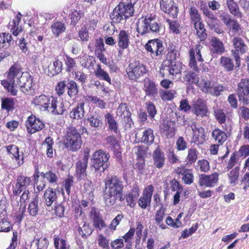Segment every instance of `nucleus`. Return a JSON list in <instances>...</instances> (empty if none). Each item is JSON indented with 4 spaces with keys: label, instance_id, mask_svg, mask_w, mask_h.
I'll list each match as a JSON object with an SVG mask.
<instances>
[{
    "label": "nucleus",
    "instance_id": "1",
    "mask_svg": "<svg viewBox=\"0 0 249 249\" xmlns=\"http://www.w3.org/2000/svg\"><path fill=\"white\" fill-rule=\"evenodd\" d=\"M5 74L6 79L2 80L1 84L11 95H17L18 86L24 94H34L35 90L33 85V79L28 72L22 71V68L19 64L15 63L12 65Z\"/></svg>",
    "mask_w": 249,
    "mask_h": 249
},
{
    "label": "nucleus",
    "instance_id": "2",
    "mask_svg": "<svg viewBox=\"0 0 249 249\" xmlns=\"http://www.w3.org/2000/svg\"><path fill=\"white\" fill-rule=\"evenodd\" d=\"M31 182V178L23 175L18 176L13 186L14 195L11 203L14 208L18 209V217L21 220L25 210V203L29 199V191L28 187Z\"/></svg>",
    "mask_w": 249,
    "mask_h": 249
},
{
    "label": "nucleus",
    "instance_id": "3",
    "mask_svg": "<svg viewBox=\"0 0 249 249\" xmlns=\"http://www.w3.org/2000/svg\"><path fill=\"white\" fill-rule=\"evenodd\" d=\"M106 193L104 201L106 205H113L117 199L122 201L124 185L123 182L116 177L107 178L105 181Z\"/></svg>",
    "mask_w": 249,
    "mask_h": 249
},
{
    "label": "nucleus",
    "instance_id": "4",
    "mask_svg": "<svg viewBox=\"0 0 249 249\" xmlns=\"http://www.w3.org/2000/svg\"><path fill=\"white\" fill-rule=\"evenodd\" d=\"M137 0H129L127 2L120 3L113 10L110 18L114 22H120L123 19H126L133 16L134 5Z\"/></svg>",
    "mask_w": 249,
    "mask_h": 249
},
{
    "label": "nucleus",
    "instance_id": "5",
    "mask_svg": "<svg viewBox=\"0 0 249 249\" xmlns=\"http://www.w3.org/2000/svg\"><path fill=\"white\" fill-rule=\"evenodd\" d=\"M156 15H147L144 18L139 19L137 27V31L141 35L152 33H158L160 30L159 24L155 21Z\"/></svg>",
    "mask_w": 249,
    "mask_h": 249
},
{
    "label": "nucleus",
    "instance_id": "6",
    "mask_svg": "<svg viewBox=\"0 0 249 249\" xmlns=\"http://www.w3.org/2000/svg\"><path fill=\"white\" fill-rule=\"evenodd\" d=\"M82 143L80 134L76 128L71 127L66 132L65 139L66 147L72 151H77L81 147Z\"/></svg>",
    "mask_w": 249,
    "mask_h": 249
},
{
    "label": "nucleus",
    "instance_id": "7",
    "mask_svg": "<svg viewBox=\"0 0 249 249\" xmlns=\"http://www.w3.org/2000/svg\"><path fill=\"white\" fill-rule=\"evenodd\" d=\"M198 86L202 92L216 97L219 96L225 89L224 86L211 81L206 76L200 78Z\"/></svg>",
    "mask_w": 249,
    "mask_h": 249
},
{
    "label": "nucleus",
    "instance_id": "8",
    "mask_svg": "<svg viewBox=\"0 0 249 249\" xmlns=\"http://www.w3.org/2000/svg\"><path fill=\"white\" fill-rule=\"evenodd\" d=\"M147 71L145 66L138 61L130 63L126 69L129 78L135 81L146 74Z\"/></svg>",
    "mask_w": 249,
    "mask_h": 249
},
{
    "label": "nucleus",
    "instance_id": "9",
    "mask_svg": "<svg viewBox=\"0 0 249 249\" xmlns=\"http://www.w3.org/2000/svg\"><path fill=\"white\" fill-rule=\"evenodd\" d=\"M109 158V154L103 150L95 151L92 158L93 167L96 170L102 169V171H104L109 166L108 160Z\"/></svg>",
    "mask_w": 249,
    "mask_h": 249
},
{
    "label": "nucleus",
    "instance_id": "10",
    "mask_svg": "<svg viewBox=\"0 0 249 249\" xmlns=\"http://www.w3.org/2000/svg\"><path fill=\"white\" fill-rule=\"evenodd\" d=\"M90 150L86 148L84 150L83 157L79 160L76 164V175L79 179L84 178L87 176L86 169L89 157Z\"/></svg>",
    "mask_w": 249,
    "mask_h": 249
},
{
    "label": "nucleus",
    "instance_id": "11",
    "mask_svg": "<svg viewBox=\"0 0 249 249\" xmlns=\"http://www.w3.org/2000/svg\"><path fill=\"white\" fill-rule=\"evenodd\" d=\"M237 95L240 102L249 104V79H242L238 84Z\"/></svg>",
    "mask_w": 249,
    "mask_h": 249
},
{
    "label": "nucleus",
    "instance_id": "12",
    "mask_svg": "<svg viewBox=\"0 0 249 249\" xmlns=\"http://www.w3.org/2000/svg\"><path fill=\"white\" fill-rule=\"evenodd\" d=\"M203 47L200 45H196L195 48H191L189 51L190 63L189 66L196 71H197L198 68L196 60L199 62L203 61L201 54V51Z\"/></svg>",
    "mask_w": 249,
    "mask_h": 249
},
{
    "label": "nucleus",
    "instance_id": "13",
    "mask_svg": "<svg viewBox=\"0 0 249 249\" xmlns=\"http://www.w3.org/2000/svg\"><path fill=\"white\" fill-rule=\"evenodd\" d=\"M145 48L147 52H150L152 57L161 55L164 49L162 42L158 39L149 40L145 45Z\"/></svg>",
    "mask_w": 249,
    "mask_h": 249
},
{
    "label": "nucleus",
    "instance_id": "14",
    "mask_svg": "<svg viewBox=\"0 0 249 249\" xmlns=\"http://www.w3.org/2000/svg\"><path fill=\"white\" fill-rule=\"evenodd\" d=\"M234 49L232 50V53L234 56L237 64L239 61V54H243L246 53L248 48L243 40L240 38L235 37L232 40Z\"/></svg>",
    "mask_w": 249,
    "mask_h": 249
},
{
    "label": "nucleus",
    "instance_id": "15",
    "mask_svg": "<svg viewBox=\"0 0 249 249\" xmlns=\"http://www.w3.org/2000/svg\"><path fill=\"white\" fill-rule=\"evenodd\" d=\"M7 152L10 155L11 158L16 163L18 167L21 166L24 163V154L22 152L19 154V148L14 144H10L5 147Z\"/></svg>",
    "mask_w": 249,
    "mask_h": 249
},
{
    "label": "nucleus",
    "instance_id": "16",
    "mask_svg": "<svg viewBox=\"0 0 249 249\" xmlns=\"http://www.w3.org/2000/svg\"><path fill=\"white\" fill-rule=\"evenodd\" d=\"M26 125L28 132L30 134L42 130L45 126L44 124L35 116H30L28 118Z\"/></svg>",
    "mask_w": 249,
    "mask_h": 249
},
{
    "label": "nucleus",
    "instance_id": "17",
    "mask_svg": "<svg viewBox=\"0 0 249 249\" xmlns=\"http://www.w3.org/2000/svg\"><path fill=\"white\" fill-rule=\"evenodd\" d=\"M153 191L154 187L152 185H148L144 189L142 196L138 200V204L142 209H145L150 206Z\"/></svg>",
    "mask_w": 249,
    "mask_h": 249
},
{
    "label": "nucleus",
    "instance_id": "18",
    "mask_svg": "<svg viewBox=\"0 0 249 249\" xmlns=\"http://www.w3.org/2000/svg\"><path fill=\"white\" fill-rule=\"evenodd\" d=\"M161 10L174 18H177L178 13V7L171 0H160V2Z\"/></svg>",
    "mask_w": 249,
    "mask_h": 249
},
{
    "label": "nucleus",
    "instance_id": "19",
    "mask_svg": "<svg viewBox=\"0 0 249 249\" xmlns=\"http://www.w3.org/2000/svg\"><path fill=\"white\" fill-rule=\"evenodd\" d=\"M218 176L216 173L210 175L202 174L199 176V184L201 186L213 187L218 182Z\"/></svg>",
    "mask_w": 249,
    "mask_h": 249
},
{
    "label": "nucleus",
    "instance_id": "20",
    "mask_svg": "<svg viewBox=\"0 0 249 249\" xmlns=\"http://www.w3.org/2000/svg\"><path fill=\"white\" fill-rule=\"evenodd\" d=\"M191 127L193 133V142L197 145L203 143L205 140L204 129L202 127L197 126L194 123L191 124Z\"/></svg>",
    "mask_w": 249,
    "mask_h": 249
},
{
    "label": "nucleus",
    "instance_id": "21",
    "mask_svg": "<svg viewBox=\"0 0 249 249\" xmlns=\"http://www.w3.org/2000/svg\"><path fill=\"white\" fill-rule=\"evenodd\" d=\"M90 217L92 221L93 225L96 229L101 231L106 227V225L99 212L96 208H92L90 212Z\"/></svg>",
    "mask_w": 249,
    "mask_h": 249
},
{
    "label": "nucleus",
    "instance_id": "22",
    "mask_svg": "<svg viewBox=\"0 0 249 249\" xmlns=\"http://www.w3.org/2000/svg\"><path fill=\"white\" fill-rule=\"evenodd\" d=\"M193 108L194 113L197 116L202 117L207 115L208 108L206 102L204 100L199 98L194 101Z\"/></svg>",
    "mask_w": 249,
    "mask_h": 249
},
{
    "label": "nucleus",
    "instance_id": "23",
    "mask_svg": "<svg viewBox=\"0 0 249 249\" xmlns=\"http://www.w3.org/2000/svg\"><path fill=\"white\" fill-rule=\"evenodd\" d=\"M140 195V190L138 186L134 184L128 194L126 196V201L127 205L131 208L134 207L136 205V201Z\"/></svg>",
    "mask_w": 249,
    "mask_h": 249
},
{
    "label": "nucleus",
    "instance_id": "24",
    "mask_svg": "<svg viewBox=\"0 0 249 249\" xmlns=\"http://www.w3.org/2000/svg\"><path fill=\"white\" fill-rule=\"evenodd\" d=\"M52 97L45 95H41L38 96H36L33 101V103L36 106L39 107L40 109L43 108L44 110L48 109V105L52 102Z\"/></svg>",
    "mask_w": 249,
    "mask_h": 249
},
{
    "label": "nucleus",
    "instance_id": "25",
    "mask_svg": "<svg viewBox=\"0 0 249 249\" xmlns=\"http://www.w3.org/2000/svg\"><path fill=\"white\" fill-rule=\"evenodd\" d=\"M210 50L213 54H220L225 49L223 42L215 37H213L210 41Z\"/></svg>",
    "mask_w": 249,
    "mask_h": 249
},
{
    "label": "nucleus",
    "instance_id": "26",
    "mask_svg": "<svg viewBox=\"0 0 249 249\" xmlns=\"http://www.w3.org/2000/svg\"><path fill=\"white\" fill-rule=\"evenodd\" d=\"M143 84V89L146 95L155 97L158 91L155 83L149 79L146 78L144 79Z\"/></svg>",
    "mask_w": 249,
    "mask_h": 249
},
{
    "label": "nucleus",
    "instance_id": "27",
    "mask_svg": "<svg viewBox=\"0 0 249 249\" xmlns=\"http://www.w3.org/2000/svg\"><path fill=\"white\" fill-rule=\"evenodd\" d=\"M130 36L129 33L124 30H121L118 35V46L124 50L128 48L130 43Z\"/></svg>",
    "mask_w": 249,
    "mask_h": 249
},
{
    "label": "nucleus",
    "instance_id": "28",
    "mask_svg": "<svg viewBox=\"0 0 249 249\" xmlns=\"http://www.w3.org/2000/svg\"><path fill=\"white\" fill-rule=\"evenodd\" d=\"M154 165L158 168H161L165 164L164 154L161 150L158 148L153 153Z\"/></svg>",
    "mask_w": 249,
    "mask_h": 249
},
{
    "label": "nucleus",
    "instance_id": "29",
    "mask_svg": "<svg viewBox=\"0 0 249 249\" xmlns=\"http://www.w3.org/2000/svg\"><path fill=\"white\" fill-rule=\"evenodd\" d=\"M51 113L53 114H62L65 110L62 101L57 100L55 97H52Z\"/></svg>",
    "mask_w": 249,
    "mask_h": 249
},
{
    "label": "nucleus",
    "instance_id": "30",
    "mask_svg": "<svg viewBox=\"0 0 249 249\" xmlns=\"http://www.w3.org/2000/svg\"><path fill=\"white\" fill-rule=\"evenodd\" d=\"M160 132L163 137L167 138L173 137L176 133V130L171 123L164 122L160 126Z\"/></svg>",
    "mask_w": 249,
    "mask_h": 249
},
{
    "label": "nucleus",
    "instance_id": "31",
    "mask_svg": "<svg viewBox=\"0 0 249 249\" xmlns=\"http://www.w3.org/2000/svg\"><path fill=\"white\" fill-rule=\"evenodd\" d=\"M84 102H80L77 106L73 108L70 112V117L72 119L79 120L82 118L84 116Z\"/></svg>",
    "mask_w": 249,
    "mask_h": 249
},
{
    "label": "nucleus",
    "instance_id": "32",
    "mask_svg": "<svg viewBox=\"0 0 249 249\" xmlns=\"http://www.w3.org/2000/svg\"><path fill=\"white\" fill-rule=\"evenodd\" d=\"M87 120L89 126L92 128H94L95 130H99L102 127V121L99 115L96 113L90 115Z\"/></svg>",
    "mask_w": 249,
    "mask_h": 249
},
{
    "label": "nucleus",
    "instance_id": "33",
    "mask_svg": "<svg viewBox=\"0 0 249 249\" xmlns=\"http://www.w3.org/2000/svg\"><path fill=\"white\" fill-rule=\"evenodd\" d=\"M44 198L45 205L51 206L53 202L56 201L57 196L56 192L51 188H48L44 192Z\"/></svg>",
    "mask_w": 249,
    "mask_h": 249
},
{
    "label": "nucleus",
    "instance_id": "34",
    "mask_svg": "<svg viewBox=\"0 0 249 249\" xmlns=\"http://www.w3.org/2000/svg\"><path fill=\"white\" fill-rule=\"evenodd\" d=\"M63 64L61 61L58 59H55L53 64H50L48 68L49 72L48 74L50 76H53L59 73L62 70Z\"/></svg>",
    "mask_w": 249,
    "mask_h": 249
},
{
    "label": "nucleus",
    "instance_id": "35",
    "mask_svg": "<svg viewBox=\"0 0 249 249\" xmlns=\"http://www.w3.org/2000/svg\"><path fill=\"white\" fill-rule=\"evenodd\" d=\"M226 4L231 14L237 18H242V15L239 6L234 0H226Z\"/></svg>",
    "mask_w": 249,
    "mask_h": 249
},
{
    "label": "nucleus",
    "instance_id": "36",
    "mask_svg": "<svg viewBox=\"0 0 249 249\" xmlns=\"http://www.w3.org/2000/svg\"><path fill=\"white\" fill-rule=\"evenodd\" d=\"M182 78L183 82L186 84H198L199 82L196 74L191 71H184Z\"/></svg>",
    "mask_w": 249,
    "mask_h": 249
},
{
    "label": "nucleus",
    "instance_id": "37",
    "mask_svg": "<svg viewBox=\"0 0 249 249\" xmlns=\"http://www.w3.org/2000/svg\"><path fill=\"white\" fill-rule=\"evenodd\" d=\"M105 122L108 125L109 129L117 133L118 132V126L117 122L112 114L107 113L105 115Z\"/></svg>",
    "mask_w": 249,
    "mask_h": 249
},
{
    "label": "nucleus",
    "instance_id": "38",
    "mask_svg": "<svg viewBox=\"0 0 249 249\" xmlns=\"http://www.w3.org/2000/svg\"><path fill=\"white\" fill-rule=\"evenodd\" d=\"M212 136L215 142L220 144H222L227 139L226 133L218 128H215L213 131Z\"/></svg>",
    "mask_w": 249,
    "mask_h": 249
},
{
    "label": "nucleus",
    "instance_id": "39",
    "mask_svg": "<svg viewBox=\"0 0 249 249\" xmlns=\"http://www.w3.org/2000/svg\"><path fill=\"white\" fill-rule=\"evenodd\" d=\"M95 75L99 79L105 80L111 84V80L107 72L102 69L100 65L96 66V69L95 70Z\"/></svg>",
    "mask_w": 249,
    "mask_h": 249
},
{
    "label": "nucleus",
    "instance_id": "40",
    "mask_svg": "<svg viewBox=\"0 0 249 249\" xmlns=\"http://www.w3.org/2000/svg\"><path fill=\"white\" fill-rule=\"evenodd\" d=\"M154 138L153 130L151 128H147L143 132L142 142L144 143L150 144L153 142Z\"/></svg>",
    "mask_w": 249,
    "mask_h": 249
},
{
    "label": "nucleus",
    "instance_id": "41",
    "mask_svg": "<svg viewBox=\"0 0 249 249\" xmlns=\"http://www.w3.org/2000/svg\"><path fill=\"white\" fill-rule=\"evenodd\" d=\"M51 29L55 36L58 37L60 34L65 31L66 27L63 23L57 21L52 25Z\"/></svg>",
    "mask_w": 249,
    "mask_h": 249
},
{
    "label": "nucleus",
    "instance_id": "42",
    "mask_svg": "<svg viewBox=\"0 0 249 249\" xmlns=\"http://www.w3.org/2000/svg\"><path fill=\"white\" fill-rule=\"evenodd\" d=\"M38 210V200L36 197L29 204L28 212L30 215L35 216L37 214Z\"/></svg>",
    "mask_w": 249,
    "mask_h": 249
},
{
    "label": "nucleus",
    "instance_id": "43",
    "mask_svg": "<svg viewBox=\"0 0 249 249\" xmlns=\"http://www.w3.org/2000/svg\"><path fill=\"white\" fill-rule=\"evenodd\" d=\"M135 229L134 228H131L128 231L126 232L123 237L124 241L126 243L125 248L130 249L132 246L131 240L133 238Z\"/></svg>",
    "mask_w": 249,
    "mask_h": 249
},
{
    "label": "nucleus",
    "instance_id": "44",
    "mask_svg": "<svg viewBox=\"0 0 249 249\" xmlns=\"http://www.w3.org/2000/svg\"><path fill=\"white\" fill-rule=\"evenodd\" d=\"M189 14L192 23L201 20L200 14L196 6H192L189 8Z\"/></svg>",
    "mask_w": 249,
    "mask_h": 249
},
{
    "label": "nucleus",
    "instance_id": "45",
    "mask_svg": "<svg viewBox=\"0 0 249 249\" xmlns=\"http://www.w3.org/2000/svg\"><path fill=\"white\" fill-rule=\"evenodd\" d=\"M68 89V94L70 97H73L78 93V88L77 84L73 80L69 82L67 86Z\"/></svg>",
    "mask_w": 249,
    "mask_h": 249
},
{
    "label": "nucleus",
    "instance_id": "46",
    "mask_svg": "<svg viewBox=\"0 0 249 249\" xmlns=\"http://www.w3.org/2000/svg\"><path fill=\"white\" fill-rule=\"evenodd\" d=\"M220 64L228 71L232 70L234 67V64L232 60L228 57H221Z\"/></svg>",
    "mask_w": 249,
    "mask_h": 249
},
{
    "label": "nucleus",
    "instance_id": "47",
    "mask_svg": "<svg viewBox=\"0 0 249 249\" xmlns=\"http://www.w3.org/2000/svg\"><path fill=\"white\" fill-rule=\"evenodd\" d=\"M14 102L12 98H5L2 100L1 108L2 109L6 110L7 112L14 109Z\"/></svg>",
    "mask_w": 249,
    "mask_h": 249
},
{
    "label": "nucleus",
    "instance_id": "48",
    "mask_svg": "<svg viewBox=\"0 0 249 249\" xmlns=\"http://www.w3.org/2000/svg\"><path fill=\"white\" fill-rule=\"evenodd\" d=\"M197 159V153L196 149L191 148L188 149V155L186 158L187 163L192 164L195 163Z\"/></svg>",
    "mask_w": 249,
    "mask_h": 249
},
{
    "label": "nucleus",
    "instance_id": "49",
    "mask_svg": "<svg viewBox=\"0 0 249 249\" xmlns=\"http://www.w3.org/2000/svg\"><path fill=\"white\" fill-rule=\"evenodd\" d=\"M239 177V168L235 167L229 174H228V178L230 183L231 184H235L237 182Z\"/></svg>",
    "mask_w": 249,
    "mask_h": 249
},
{
    "label": "nucleus",
    "instance_id": "50",
    "mask_svg": "<svg viewBox=\"0 0 249 249\" xmlns=\"http://www.w3.org/2000/svg\"><path fill=\"white\" fill-rule=\"evenodd\" d=\"M36 249H47L48 245V241L45 238H40L35 239L33 242Z\"/></svg>",
    "mask_w": 249,
    "mask_h": 249
},
{
    "label": "nucleus",
    "instance_id": "51",
    "mask_svg": "<svg viewBox=\"0 0 249 249\" xmlns=\"http://www.w3.org/2000/svg\"><path fill=\"white\" fill-rule=\"evenodd\" d=\"M80 234L82 237L86 235H90L93 231V229L89 227V225H87L86 222H84L82 227H80L78 230Z\"/></svg>",
    "mask_w": 249,
    "mask_h": 249
},
{
    "label": "nucleus",
    "instance_id": "52",
    "mask_svg": "<svg viewBox=\"0 0 249 249\" xmlns=\"http://www.w3.org/2000/svg\"><path fill=\"white\" fill-rule=\"evenodd\" d=\"M98 244L100 247L104 249H110L109 246V240L102 234L98 236Z\"/></svg>",
    "mask_w": 249,
    "mask_h": 249
},
{
    "label": "nucleus",
    "instance_id": "53",
    "mask_svg": "<svg viewBox=\"0 0 249 249\" xmlns=\"http://www.w3.org/2000/svg\"><path fill=\"white\" fill-rule=\"evenodd\" d=\"M226 26L230 31L234 33H237L241 30L240 25L238 22L234 19H231L226 25Z\"/></svg>",
    "mask_w": 249,
    "mask_h": 249
},
{
    "label": "nucleus",
    "instance_id": "54",
    "mask_svg": "<svg viewBox=\"0 0 249 249\" xmlns=\"http://www.w3.org/2000/svg\"><path fill=\"white\" fill-rule=\"evenodd\" d=\"M65 63L66 65V71L69 72L74 71L76 67V64L74 59L69 56H66Z\"/></svg>",
    "mask_w": 249,
    "mask_h": 249
},
{
    "label": "nucleus",
    "instance_id": "55",
    "mask_svg": "<svg viewBox=\"0 0 249 249\" xmlns=\"http://www.w3.org/2000/svg\"><path fill=\"white\" fill-rule=\"evenodd\" d=\"M169 68L171 69L172 73V75L178 74L180 72L181 68V63L180 61H175L171 62V63H168Z\"/></svg>",
    "mask_w": 249,
    "mask_h": 249
},
{
    "label": "nucleus",
    "instance_id": "56",
    "mask_svg": "<svg viewBox=\"0 0 249 249\" xmlns=\"http://www.w3.org/2000/svg\"><path fill=\"white\" fill-rule=\"evenodd\" d=\"M179 53L175 50H173L169 52L167 55V60L165 61V63H171L172 61H179L178 60Z\"/></svg>",
    "mask_w": 249,
    "mask_h": 249
},
{
    "label": "nucleus",
    "instance_id": "57",
    "mask_svg": "<svg viewBox=\"0 0 249 249\" xmlns=\"http://www.w3.org/2000/svg\"><path fill=\"white\" fill-rule=\"evenodd\" d=\"M214 116L219 124H222L225 123L226 116L222 109H215L214 110Z\"/></svg>",
    "mask_w": 249,
    "mask_h": 249
},
{
    "label": "nucleus",
    "instance_id": "58",
    "mask_svg": "<svg viewBox=\"0 0 249 249\" xmlns=\"http://www.w3.org/2000/svg\"><path fill=\"white\" fill-rule=\"evenodd\" d=\"M54 244L56 249H69V246L64 239L54 238Z\"/></svg>",
    "mask_w": 249,
    "mask_h": 249
},
{
    "label": "nucleus",
    "instance_id": "59",
    "mask_svg": "<svg viewBox=\"0 0 249 249\" xmlns=\"http://www.w3.org/2000/svg\"><path fill=\"white\" fill-rule=\"evenodd\" d=\"M40 175L41 177L46 178L50 183H53L57 181V178L56 174L51 171L47 172L46 173L41 172Z\"/></svg>",
    "mask_w": 249,
    "mask_h": 249
},
{
    "label": "nucleus",
    "instance_id": "60",
    "mask_svg": "<svg viewBox=\"0 0 249 249\" xmlns=\"http://www.w3.org/2000/svg\"><path fill=\"white\" fill-rule=\"evenodd\" d=\"M165 216V210L160 207L157 212L155 215V220L157 224L162 222Z\"/></svg>",
    "mask_w": 249,
    "mask_h": 249
},
{
    "label": "nucleus",
    "instance_id": "61",
    "mask_svg": "<svg viewBox=\"0 0 249 249\" xmlns=\"http://www.w3.org/2000/svg\"><path fill=\"white\" fill-rule=\"evenodd\" d=\"M12 229V224L6 220L0 221V231L8 232Z\"/></svg>",
    "mask_w": 249,
    "mask_h": 249
},
{
    "label": "nucleus",
    "instance_id": "62",
    "mask_svg": "<svg viewBox=\"0 0 249 249\" xmlns=\"http://www.w3.org/2000/svg\"><path fill=\"white\" fill-rule=\"evenodd\" d=\"M124 245V241L122 238L116 239L110 243V246L113 249H122Z\"/></svg>",
    "mask_w": 249,
    "mask_h": 249
},
{
    "label": "nucleus",
    "instance_id": "63",
    "mask_svg": "<svg viewBox=\"0 0 249 249\" xmlns=\"http://www.w3.org/2000/svg\"><path fill=\"white\" fill-rule=\"evenodd\" d=\"M199 169L202 172H206L210 170L209 162L206 160H199L197 162Z\"/></svg>",
    "mask_w": 249,
    "mask_h": 249
},
{
    "label": "nucleus",
    "instance_id": "64",
    "mask_svg": "<svg viewBox=\"0 0 249 249\" xmlns=\"http://www.w3.org/2000/svg\"><path fill=\"white\" fill-rule=\"evenodd\" d=\"M236 154L238 156L243 158L248 157L249 155V145H244L241 146Z\"/></svg>",
    "mask_w": 249,
    "mask_h": 249
}]
</instances>
